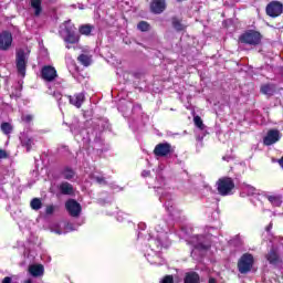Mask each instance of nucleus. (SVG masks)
<instances>
[{
	"mask_svg": "<svg viewBox=\"0 0 283 283\" xmlns=\"http://www.w3.org/2000/svg\"><path fill=\"white\" fill-rule=\"evenodd\" d=\"M219 196H231L235 189V181L231 177H221L216 182Z\"/></svg>",
	"mask_w": 283,
	"mask_h": 283,
	"instance_id": "nucleus-1",
	"label": "nucleus"
},
{
	"mask_svg": "<svg viewBox=\"0 0 283 283\" xmlns=\"http://www.w3.org/2000/svg\"><path fill=\"white\" fill-rule=\"evenodd\" d=\"M30 59V49H19L15 53V67L19 74L25 76L28 60Z\"/></svg>",
	"mask_w": 283,
	"mask_h": 283,
	"instance_id": "nucleus-2",
	"label": "nucleus"
},
{
	"mask_svg": "<svg viewBox=\"0 0 283 283\" xmlns=\"http://www.w3.org/2000/svg\"><path fill=\"white\" fill-rule=\"evenodd\" d=\"M239 41L245 45H260L262 41V34L258 31L250 30L241 34Z\"/></svg>",
	"mask_w": 283,
	"mask_h": 283,
	"instance_id": "nucleus-3",
	"label": "nucleus"
},
{
	"mask_svg": "<svg viewBox=\"0 0 283 283\" xmlns=\"http://www.w3.org/2000/svg\"><path fill=\"white\" fill-rule=\"evenodd\" d=\"M239 273L245 274L253 269V254L245 253L238 262Z\"/></svg>",
	"mask_w": 283,
	"mask_h": 283,
	"instance_id": "nucleus-4",
	"label": "nucleus"
},
{
	"mask_svg": "<svg viewBox=\"0 0 283 283\" xmlns=\"http://www.w3.org/2000/svg\"><path fill=\"white\" fill-rule=\"evenodd\" d=\"M41 76H42V80L45 81L46 83H53V81H56V78H59L56 69L51 65H45L42 67Z\"/></svg>",
	"mask_w": 283,
	"mask_h": 283,
	"instance_id": "nucleus-5",
	"label": "nucleus"
},
{
	"mask_svg": "<svg viewBox=\"0 0 283 283\" xmlns=\"http://www.w3.org/2000/svg\"><path fill=\"white\" fill-rule=\"evenodd\" d=\"M170 154H174V148L169 143L157 144L154 149V155L158 156L159 158H167V156Z\"/></svg>",
	"mask_w": 283,
	"mask_h": 283,
	"instance_id": "nucleus-6",
	"label": "nucleus"
},
{
	"mask_svg": "<svg viewBox=\"0 0 283 283\" xmlns=\"http://www.w3.org/2000/svg\"><path fill=\"white\" fill-rule=\"evenodd\" d=\"M12 33L9 31H2L0 33V51L8 52L12 48Z\"/></svg>",
	"mask_w": 283,
	"mask_h": 283,
	"instance_id": "nucleus-7",
	"label": "nucleus"
},
{
	"mask_svg": "<svg viewBox=\"0 0 283 283\" xmlns=\"http://www.w3.org/2000/svg\"><path fill=\"white\" fill-rule=\"evenodd\" d=\"M282 12H283V4L281 2L274 1V2H270L266 6L268 17H272L273 19H275V17H280Z\"/></svg>",
	"mask_w": 283,
	"mask_h": 283,
	"instance_id": "nucleus-8",
	"label": "nucleus"
},
{
	"mask_svg": "<svg viewBox=\"0 0 283 283\" xmlns=\"http://www.w3.org/2000/svg\"><path fill=\"white\" fill-rule=\"evenodd\" d=\"M65 207L66 211H69L72 218H78L81 216V203H78L76 200L70 199L69 201H66Z\"/></svg>",
	"mask_w": 283,
	"mask_h": 283,
	"instance_id": "nucleus-9",
	"label": "nucleus"
},
{
	"mask_svg": "<svg viewBox=\"0 0 283 283\" xmlns=\"http://www.w3.org/2000/svg\"><path fill=\"white\" fill-rule=\"evenodd\" d=\"M282 138L280 135V130L277 129H271L268 132L266 136L263 138V145H266V147L271 145H275Z\"/></svg>",
	"mask_w": 283,
	"mask_h": 283,
	"instance_id": "nucleus-10",
	"label": "nucleus"
},
{
	"mask_svg": "<svg viewBox=\"0 0 283 283\" xmlns=\"http://www.w3.org/2000/svg\"><path fill=\"white\" fill-rule=\"evenodd\" d=\"M63 33H64L65 43L74 44L81 41V36L76 34V32L74 31V29H72V27H65Z\"/></svg>",
	"mask_w": 283,
	"mask_h": 283,
	"instance_id": "nucleus-11",
	"label": "nucleus"
},
{
	"mask_svg": "<svg viewBox=\"0 0 283 283\" xmlns=\"http://www.w3.org/2000/svg\"><path fill=\"white\" fill-rule=\"evenodd\" d=\"M167 8V2L165 0H153L150 3V11L154 14H163Z\"/></svg>",
	"mask_w": 283,
	"mask_h": 283,
	"instance_id": "nucleus-12",
	"label": "nucleus"
},
{
	"mask_svg": "<svg viewBox=\"0 0 283 283\" xmlns=\"http://www.w3.org/2000/svg\"><path fill=\"white\" fill-rule=\"evenodd\" d=\"M268 262L273 264L274 266H277V264H282V259L280 258V254H277V248L272 247L270 252L265 255Z\"/></svg>",
	"mask_w": 283,
	"mask_h": 283,
	"instance_id": "nucleus-13",
	"label": "nucleus"
},
{
	"mask_svg": "<svg viewBox=\"0 0 283 283\" xmlns=\"http://www.w3.org/2000/svg\"><path fill=\"white\" fill-rule=\"evenodd\" d=\"M69 101L71 105H74L77 108H81V105L85 102V94L83 93H77L73 96H69Z\"/></svg>",
	"mask_w": 283,
	"mask_h": 283,
	"instance_id": "nucleus-14",
	"label": "nucleus"
},
{
	"mask_svg": "<svg viewBox=\"0 0 283 283\" xmlns=\"http://www.w3.org/2000/svg\"><path fill=\"white\" fill-rule=\"evenodd\" d=\"M44 268L41 264H32L29 266V273L32 277H41L44 273Z\"/></svg>",
	"mask_w": 283,
	"mask_h": 283,
	"instance_id": "nucleus-15",
	"label": "nucleus"
},
{
	"mask_svg": "<svg viewBox=\"0 0 283 283\" xmlns=\"http://www.w3.org/2000/svg\"><path fill=\"white\" fill-rule=\"evenodd\" d=\"M171 25L176 32H182V30L187 29V25L182 24V19H179L178 17L171 18Z\"/></svg>",
	"mask_w": 283,
	"mask_h": 283,
	"instance_id": "nucleus-16",
	"label": "nucleus"
},
{
	"mask_svg": "<svg viewBox=\"0 0 283 283\" xmlns=\"http://www.w3.org/2000/svg\"><path fill=\"white\" fill-rule=\"evenodd\" d=\"M275 90H277L275 84L261 85V94H264L265 96H273V94H275Z\"/></svg>",
	"mask_w": 283,
	"mask_h": 283,
	"instance_id": "nucleus-17",
	"label": "nucleus"
},
{
	"mask_svg": "<svg viewBox=\"0 0 283 283\" xmlns=\"http://www.w3.org/2000/svg\"><path fill=\"white\" fill-rule=\"evenodd\" d=\"M60 191L63 196H72L74 193V187L72 184L65 181L60 185Z\"/></svg>",
	"mask_w": 283,
	"mask_h": 283,
	"instance_id": "nucleus-18",
	"label": "nucleus"
},
{
	"mask_svg": "<svg viewBox=\"0 0 283 283\" xmlns=\"http://www.w3.org/2000/svg\"><path fill=\"white\" fill-rule=\"evenodd\" d=\"M184 283H200V275L196 272H188L186 273Z\"/></svg>",
	"mask_w": 283,
	"mask_h": 283,
	"instance_id": "nucleus-19",
	"label": "nucleus"
},
{
	"mask_svg": "<svg viewBox=\"0 0 283 283\" xmlns=\"http://www.w3.org/2000/svg\"><path fill=\"white\" fill-rule=\"evenodd\" d=\"M22 147H27V151H30L32 149V145H34V140L27 135H22L20 137Z\"/></svg>",
	"mask_w": 283,
	"mask_h": 283,
	"instance_id": "nucleus-20",
	"label": "nucleus"
},
{
	"mask_svg": "<svg viewBox=\"0 0 283 283\" xmlns=\"http://www.w3.org/2000/svg\"><path fill=\"white\" fill-rule=\"evenodd\" d=\"M265 198L273 205V207H281L282 206V196H271L266 195Z\"/></svg>",
	"mask_w": 283,
	"mask_h": 283,
	"instance_id": "nucleus-21",
	"label": "nucleus"
},
{
	"mask_svg": "<svg viewBox=\"0 0 283 283\" xmlns=\"http://www.w3.org/2000/svg\"><path fill=\"white\" fill-rule=\"evenodd\" d=\"M197 239V244H195V247L197 249H199V251H208V249L211 248V245H209V243H203L202 240H205V237H196Z\"/></svg>",
	"mask_w": 283,
	"mask_h": 283,
	"instance_id": "nucleus-22",
	"label": "nucleus"
},
{
	"mask_svg": "<svg viewBox=\"0 0 283 283\" xmlns=\"http://www.w3.org/2000/svg\"><path fill=\"white\" fill-rule=\"evenodd\" d=\"M77 61L84 65V67H90V65H92V56L87 55V54H81L77 57Z\"/></svg>",
	"mask_w": 283,
	"mask_h": 283,
	"instance_id": "nucleus-23",
	"label": "nucleus"
},
{
	"mask_svg": "<svg viewBox=\"0 0 283 283\" xmlns=\"http://www.w3.org/2000/svg\"><path fill=\"white\" fill-rule=\"evenodd\" d=\"M31 8L34 10L35 17H39L42 12L41 0H31Z\"/></svg>",
	"mask_w": 283,
	"mask_h": 283,
	"instance_id": "nucleus-24",
	"label": "nucleus"
},
{
	"mask_svg": "<svg viewBox=\"0 0 283 283\" xmlns=\"http://www.w3.org/2000/svg\"><path fill=\"white\" fill-rule=\"evenodd\" d=\"M92 30H94V27L91 24H83L80 27L78 32L80 34H84L85 36H90L92 34Z\"/></svg>",
	"mask_w": 283,
	"mask_h": 283,
	"instance_id": "nucleus-25",
	"label": "nucleus"
},
{
	"mask_svg": "<svg viewBox=\"0 0 283 283\" xmlns=\"http://www.w3.org/2000/svg\"><path fill=\"white\" fill-rule=\"evenodd\" d=\"M30 207L33 209V211H39V209L43 207V202L39 198H33L30 202Z\"/></svg>",
	"mask_w": 283,
	"mask_h": 283,
	"instance_id": "nucleus-26",
	"label": "nucleus"
},
{
	"mask_svg": "<svg viewBox=\"0 0 283 283\" xmlns=\"http://www.w3.org/2000/svg\"><path fill=\"white\" fill-rule=\"evenodd\" d=\"M1 132H3L7 136L8 134H12V124L3 122L1 124Z\"/></svg>",
	"mask_w": 283,
	"mask_h": 283,
	"instance_id": "nucleus-27",
	"label": "nucleus"
},
{
	"mask_svg": "<svg viewBox=\"0 0 283 283\" xmlns=\"http://www.w3.org/2000/svg\"><path fill=\"white\" fill-rule=\"evenodd\" d=\"M193 123H195V125H196V127H198V129H205V123L202 122V118L200 117V116H195L193 117Z\"/></svg>",
	"mask_w": 283,
	"mask_h": 283,
	"instance_id": "nucleus-28",
	"label": "nucleus"
},
{
	"mask_svg": "<svg viewBox=\"0 0 283 283\" xmlns=\"http://www.w3.org/2000/svg\"><path fill=\"white\" fill-rule=\"evenodd\" d=\"M63 178H65V180H72V178H74V170L70 168L64 169Z\"/></svg>",
	"mask_w": 283,
	"mask_h": 283,
	"instance_id": "nucleus-29",
	"label": "nucleus"
},
{
	"mask_svg": "<svg viewBox=\"0 0 283 283\" xmlns=\"http://www.w3.org/2000/svg\"><path fill=\"white\" fill-rule=\"evenodd\" d=\"M137 29L140 30V32H148L149 30V23L145 22V21H140L137 24Z\"/></svg>",
	"mask_w": 283,
	"mask_h": 283,
	"instance_id": "nucleus-30",
	"label": "nucleus"
},
{
	"mask_svg": "<svg viewBox=\"0 0 283 283\" xmlns=\"http://www.w3.org/2000/svg\"><path fill=\"white\" fill-rule=\"evenodd\" d=\"M94 179L96 180V182H98V185H107V181H105V177H94Z\"/></svg>",
	"mask_w": 283,
	"mask_h": 283,
	"instance_id": "nucleus-31",
	"label": "nucleus"
},
{
	"mask_svg": "<svg viewBox=\"0 0 283 283\" xmlns=\"http://www.w3.org/2000/svg\"><path fill=\"white\" fill-rule=\"evenodd\" d=\"M161 283H174V276L171 275L165 276Z\"/></svg>",
	"mask_w": 283,
	"mask_h": 283,
	"instance_id": "nucleus-32",
	"label": "nucleus"
},
{
	"mask_svg": "<svg viewBox=\"0 0 283 283\" xmlns=\"http://www.w3.org/2000/svg\"><path fill=\"white\" fill-rule=\"evenodd\" d=\"M45 213L46 216H52V213H54V206H48Z\"/></svg>",
	"mask_w": 283,
	"mask_h": 283,
	"instance_id": "nucleus-33",
	"label": "nucleus"
},
{
	"mask_svg": "<svg viewBox=\"0 0 283 283\" xmlns=\"http://www.w3.org/2000/svg\"><path fill=\"white\" fill-rule=\"evenodd\" d=\"M32 115H23L22 116V120H24V123H32Z\"/></svg>",
	"mask_w": 283,
	"mask_h": 283,
	"instance_id": "nucleus-34",
	"label": "nucleus"
},
{
	"mask_svg": "<svg viewBox=\"0 0 283 283\" xmlns=\"http://www.w3.org/2000/svg\"><path fill=\"white\" fill-rule=\"evenodd\" d=\"M8 158V151H6L4 149H0V159H6Z\"/></svg>",
	"mask_w": 283,
	"mask_h": 283,
	"instance_id": "nucleus-35",
	"label": "nucleus"
},
{
	"mask_svg": "<svg viewBox=\"0 0 283 283\" xmlns=\"http://www.w3.org/2000/svg\"><path fill=\"white\" fill-rule=\"evenodd\" d=\"M150 171L149 170H144L143 172H142V176L144 177V178H147V177H149L150 176Z\"/></svg>",
	"mask_w": 283,
	"mask_h": 283,
	"instance_id": "nucleus-36",
	"label": "nucleus"
},
{
	"mask_svg": "<svg viewBox=\"0 0 283 283\" xmlns=\"http://www.w3.org/2000/svg\"><path fill=\"white\" fill-rule=\"evenodd\" d=\"M2 283H12V279L10 276H6Z\"/></svg>",
	"mask_w": 283,
	"mask_h": 283,
	"instance_id": "nucleus-37",
	"label": "nucleus"
},
{
	"mask_svg": "<svg viewBox=\"0 0 283 283\" xmlns=\"http://www.w3.org/2000/svg\"><path fill=\"white\" fill-rule=\"evenodd\" d=\"M209 283H218V281H216V279H213V277H210Z\"/></svg>",
	"mask_w": 283,
	"mask_h": 283,
	"instance_id": "nucleus-38",
	"label": "nucleus"
},
{
	"mask_svg": "<svg viewBox=\"0 0 283 283\" xmlns=\"http://www.w3.org/2000/svg\"><path fill=\"white\" fill-rule=\"evenodd\" d=\"M279 165L283 168V156H282V158L279 160Z\"/></svg>",
	"mask_w": 283,
	"mask_h": 283,
	"instance_id": "nucleus-39",
	"label": "nucleus"
},
{
	"mask_svg": "<svg viewBox=\"0 0 283 283\" xmlns=\"http://www.w3.org/2000/svg\"><path fill=\"white\" fill-rule=\"evenodd\" d=\"M271 227H273V226L270 224V227L266 228V231H271Z\"/></svg>",
	"mask_w": 283,
	"mask_h": 283,
	"instance_id": "nucleus-40",
	"label": "nucleus"
},
{
	"mask_svg": "<svg viewBox=\"0 0 283 283\" xmlns=\"http://www.w3.org/2000/svg\"><path fill=\"white\" fill-rule=\"evenodd\" d=\"M24 283H32V280H27Z\"/></svg>",
	"mask_w": 283,
	"mask_h": 283,
	"instance_id": "nucleus-41",
	"label": "nucleus"
},
{
	"mask_svg": "<svg viewBox=\"0 0 283 283\" xmlns=\"http://www.w3.org/2000/svg\"><path fill=\"white\" fill-rule=\"evenodd\" d=\"M176 1H178V3H182V1H185V0H176Z\"/></svg>",
	"mask_w": 283,
	"mask_h": 283,
	"instance_id": "nucleus-42",
	"label": "nucleus"
},
{
	"mask_svg": "<svg viewBox=\"0 0 283 283\" xmlns=\"http://www.w3.org/2000/svg\"><path fill=\"white\" fill-rule=\"evenodd\" d=\"M56 233H57L59 235H61V231H56Z\"/></svg>",
	"mask_w": 283,
	"mask_h": 283,
	"instance_id": "nucleus-43",
	"label": "nucleus"
},
{
	"mask_svg": "<svg viewBox=\"0 0 283 283\" xmlns=\"http://www.w3.org/2000/svg\"><path fill=\"white\" fill-rule=\"evenodd\" d=\"M223 160H227V157H223Z\"/></svg>",
	"mask_w": 283,
	"mask_h": 283,
	"instance_id": "nucleus-44",
	"label": "nucleus"
}]
</instances>
